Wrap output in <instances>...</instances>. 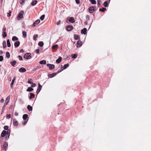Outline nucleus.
Segmentation results:
<instances>
[{
	"instance_id": "47",
	"label": "nucleus",
	"mask_w": 151,
	"mask_h": 151,
	"mask_svg": "<svg viewBox=\"0 0 151 151\" xmlns=\"http://www.w3.org/2000/svg\"><path fill=\"white\" fill-rule=\"evenodd\" d=\"M86 19L87 20H88L90 19V17L89 15H87L86 16Z\"/></svg>"
},
{
	"instance_id": "45",
	"label": "nucleus",
	"mask_w": 151,
	"mask_h": 151,
	"mask_svg": "<svg viewBox=\"0 0 151 151\" xmlns=\"http://www.w3.org/2000/svg\"><path fill=\"white\" fill-rule=\"evenodd\" d=\"M8 128H9V127L8 126H7V125H5L4 126V129L5 130H8Z\"/></svg>"
},
{
	"instance_id": "14",
	"label": "nucleus",
	"mask_w": 151,
	"mask_h": 151,
	"mask_svg": "<svg viewBox=\"0 0 151 151\" xmlns=\"http://www.w3.org/2000/svg\"><path fill=\"white\" fill-rule=\"evenodd\" d=\"M7 134V132L5 130H3L1 134L2 137H4Z\"/></svg>"
},
{
	"instance_id": "25",
	"label": "nucleus",
	"mask_w": 151,
	"mask_h": 151,
	"mask_svg": "<svg viewBox=\"0 0 151 151\" xmlns=\"http://www.w3.org/2000/svg\"><path fill=\"white\" fill-rule=\"evenodd\" d=\"M103 5L104 7H106L108 6V3L107 1H105L103 4Z\"/></svg>"
},
{
	"instance_id": "30",
	"label": "nucleus",
	"mask_w": 151,
	"mask_h": 151,
	"mask_svg": "<svg viewBox=\"0 0 151 151\" xmlns=\"http://www.w3.org/2000/svg\"><path fill=\"white\" fill-rule=\"evenodd\" d=\"M37 3V1L36 0H35L32 2L31 4L32 5L34 6Z\"/></svg>"
},
{
	"instance_id": "63",
	"label": "nucleus",
	"mask_w": 151,
	"mask_h": 151,
	"mask_svg": "<svg viewBox=\"0 0 151 151\" xmlns=\"http://www.w3.org/2000/svg\"><path fill=\"white\" fill-rule=\"evenodd\" d=\"M63 70V69H62V70H60L59 69V70H58V72L60 73V72H61Z\"/></svg>"
},
{
	"instance_id": "18",
	"label": "nucleus",
	"mask_w": 151,
	"mask_h": 151,
	"mask_svg": "<svg viewBox=\"0 0 151 151\" xmlns=\"http://www.w3.org/2000/svg\"><path fill=\"white\" fill-rule=\"evenodd\" d=\"M28 115L27 114H24L23 116V118L24 120H27L26 119L27 118Z\"/></svg>"
},
{
	"instance_id": "35",
	"label": "nucleus",
	"mask_w": 151,
	"mask_h": 151,
	"mask_svg": "<svg viewBox=\"0 0 151 151\" xmlns=\"http://www.w3.org/2000/svg\"><path fill=\"white\" fill-rule=\"evenodd\" d=\"M3 48H5L6 47V43L5 41H4L3 43Z\"/></svg>"
},
{
	"instance_id": "40",
	"label": "nucleus",
	"mask_w": 151,
	"mask_h": 151,
	"mask_svg": "<svg viewBox=\"0 0 151 151\" xmlns=\"http://www.w3.org/2000/svg\"><path fill=\"white\" fill-rule=\"evenodd\" d=\"M56 75V73H54L50 74V77L52 78L54 77Z\"/></svg>"
},
{
	"instance_id": "52",
	"label": "nucleus",
	"mask_w": 151,
	"mask_h": 151,
	"mask_svg": "<svg viewBox=\"0 0 151 151\" xmlns=\"http://www.w3.org/2000/svg\"><path fill=\"white\" fill-rule=\"evenodd\" d=\"M37 24H36V23L34 22L33 24L32 25V27H35V26Z\"/></svg>"
},
{
	"instance_id": "33",
	"label": "nucleus",
	"mask_w": 151,
	"mask_h": 151,
	"mask_svg": "<svg viewBox=\"0 0 151 151\" xmlns=\"http://www.w3.org/2000/svg\"><path fill=\"white\" fill-rule=\"evenodd\" d=\"M106 10V8L103 7L102 9H99V11L101 12H104Z\"/></svg>"
},
{
	"instance_id": "19",
	"label": "nucleus",
	"mask_w": 151,
	"mask_h": 151,
	"mask_svg": "<svg viewBox=\"0 0 151 151\" xmlns=\"http://www.w3.org/2000/svg\"><path fill=\"white\" fill-rule=\"evenodd\" d=\"M30 96H29V99H31L32 98H35V95L34 94V93H30Z\"/></svg>"
},
{
	"instance_id": "48",
	"label": "nucleus",
	"mask_w": 151,
	"mask_h": 151,
	"mask_svg": "<svg viewBox=\"0 0 151 151\" xmlns=\"http://www.w3.org/2000/svg\"><path fill=\"white\" fill-rule=\"evenodd\" d=\"M18 58H19V59L20 60H22V56L20 55H19L17 57Z\"/></svg>"
},
{
	"instance_id": "20",
	"label": "nucleus",
	"mask_w": 151,
	"mask_h": 151,
	"mask_svg": "<svg viewBox=\"0 0 151 151\" xmlns=\"http://www.w3.org/2000/svg\"><path fill=\"white\" fill-rule=\"evenodd\" d=\"M62 57H60L59 58L56 60V62L57 63H59L62 60Z\"/></svg>"
},
{
	"instance_id": "27",
	"label": "nucleus",
	"mask_w": 151,
	"mask_h": 151,
	"mask_svg": "<svg viewBox=\"0 0 151 151\" xmlns=\"http://www.w3.org/2000/svg\"><path fill=\"white\" fill-rule=\"evenodd\" d=\"M33 90V89L31 87H29L27 89V91L28 92H31Z\"/></svg>"
},
{
	"instance_id": "61",
	"label": "nucleus",
	"mask_w": 151,
	"mask_h": 151,
	"mask_svg": "<svg viewBox=\"0 0 151 151\" xmlns=\"http://www.w3.org/2000/svg\"><path fill=\"white\" fill-rule=\"evenodd\" d=\"M27 83H29V84H31L32 83L30 80H28V81H27Z\"/></svg>"
},
{
	"instance_id": "16",
	"label": "nucleus",
	"mask_w": 151,
	"mask_h": 151,
	"mask_svg": "<svg viewBox=\"0 0 151 151\" xmlns=\"http://www.w3.org/2000/svg\"><path fill=\"white\" fill-rule=\"evenodd\" d=\"M20 42L19 41H17L14 43V45L15 47H17L19 45Z\"/></svg>"
},
{
	"instance_id": "28",
	"label": "nucleus",
	"mask_w": 151,
	"mask_h": 151,
	"mask_svg": "<svg viewBox=\"0 0 151 151\" xmlns=\"http://www.w3.org/2000/svg\"><path fill=\"white\" fill-rule=\"evenodd\" d=\"M7 46L8 47H10L11 45L10 42V40L9 39H8L7 40Z\"/></svg>"
},
{
	"instance_id": "11",
	"label": "nucleus",
	"mask_w": 151,
	"mask_h": 151,
	"mask_svg": "<svg viewBox=\"0 0 151 151\" xmlns=\"http://www.w3.org/2000/svg\"><path fill=\"white\" fill-rule=\"evenodd\" d=\"M13 123L14 126H17L18 125V122L15 118L14 119H13Z\"/></svg>"
},
{
	"instance_id": "21",
	"label": "nucleus",
	"mask_w": 151,
	"mask_h": 151,
	"mask_svg": "<svg viewBox=\"0 0 151 151\" xmlns=\"http://www.w3.org/2000/svg\"><path fill=\"white\" fill-rule=\"evenodd\" d=\"M39 63L40 64L45 65L46 64V61L45 60H42V61H40L39 62Z\"/></svg>"
},
{
	"instance_id": "6",
	"label": "nucleus",
	"mask_w": 151,
	"mask_h": 151,
	"mask_svg": "<svg viewBox=\"0 0 151 151\" xmlns=\"http://www.w3.org/2000/svg\"><path fill=\"white\" fill-rule=\"evenodd\" d=\"M95 7H93V6H91L89 7L88 8V11L90 13H93L94 11L95 10Z\"/></svg>"
},
{
	"instance_id": "41",
	"label": "nucleus",
	"mask_w": 151,
	"mask_h": 151,
	"mask_svg": "<svg viewBox=\"0 0 151 151\" xmlns=\"http://www.w3.org/2000/svg\"><path fill=\"white\" fill-rule=\"evenodd\" d=\"M45 15L43 14V15H42V16H41L40 19L42 20H43L44 19V18H45Z\"/></svg>"
},
{
	"instance_id": "34",
	"label": "nucleus",
	"mask_w": 151,
	"mask_h": 151,
	"mask_svg": "<svg viewBox=\"0 0 151 151\" xmlns=\"http://www.w3.org/2000/svg\"><path fill=\"white\" fill-rule=\"evenodd\" d=\"M74 37L76 40H77L79 38V36L78 35L74 34Z\"/></svg>"
},
{
	"instance_id": "3",
	"label": "nucleus",
	"mask_w": 151,
	"mask_h": 151,
	"mask_svg": "<svg viewBox=\"0 0 151 151\" xmlns=\"http://www.w3.org/2000/svg\"><path fill=\"white\" fill-rule=\"evenodd\" d=\"M23 14L24 12L23 11H21L19 12L17 17V19L18 20H20L22 17Z\"/></svg>"
},
{
	"instance_id": "51",
	"label": "nucleus",
	"mask_w": 151,
	"mask_h": 151,
	"mask_svg": "<svg viewBox=\"0 0 151 151\" xmlns=\"http://www.w3.org/2000/svg\"><path fill=\"white\" fill-rule=\"evenodd\" d=\"M32 85L31 86L32 88H33L35 86L36 84L35 83H32Z\"/></svg>"
},
{
	"instance_id": "1",
	"label": "nucleus",
	"mask_w": 151,
	"mask_h": 151,
	"mask_svg": "<svg viewBox=\"0 0 151 151\" xmlns=\"http://www.w3.org/2000/svg\"><path fill=\"white\" fill-rule=\"evenodd\" d=\"M10 99V96H8V97L6 98L5 102L4 104V105L3 106L2 109V111H1V114L2 113V112H3L4 110H5V106L7 105L9 100Z\"/></svg>"
},
{
	"instance_id": "8",
	"label": "nucleus",
	"mask_w": 151,
	"mask_h": 151,
	"mask_svg": "<svg viewBox=\"0 0 151 151\" xmlns=\"http://www.w3.org/2000/svg\"><path fill=\"white\" fill-rule=\"evenodd\" d=\"M8 143L6 142H5L3 145L2 150H4L5 151H6V149L8 147Z\"/></svg>"
},
{
	"instance_id": "26",
	"label": "nucleus",
	"mask_w": 151,
	"mask_h": 151,
	"mask_svg": "<svg viewBox=\"0 0 151 151\" xmlns=\"http://www.w3.org/2000/svg\"><path fill=\"white\" fill-rule=\"evenodd\" d=\"M38 45L39 46H40L41 47H42L43 46L44 43L43 42L40 41L38 42Z\"/></svg>"
},
{
	"instance_id": "4",
	"label": "nucleus",
	"mask_w": 151,
	"mask_h": 151,
	"mask_svg": "<svg viewBox=\"0 0 151 151\" xmlns=\"http://www.w3.org/2000/svg\"><path fill=\"white\" fill-rule=\"evenodd\" d=\"M3 32H2V36L3 37H5L7 36V33H6V27H4L3 29Z\"/></svg>"
},
{
	"instance_id": "50",
	"label": "nucleus",
	"mask_w": 151,
	"mask_h": 151,
	"mask_svg": "<svg viewBox=\"0 0 151 151\" xmlns=\"http://www.w3.org/2000/svg\"><path fill=\"white\" fill-rule=\"evenodd\" d=\"M3 59V57L2 56H0V61H2Z\"/></svg>"
},
{
	"instance_id": "7",
	"label": "nucleus",
	"mask_w": 151,
	"mask_h": 151,
	"mask_svg": "<svg viewBox=\"0 0 151 151\" xmlns=\"http://www.w3.org/2000/svg\"><path fill=\"white\" fill-rule=\"evenodd\" d=\"M38 87L36 92L37 94H38L40 92L42 88V86L40 85V83H38Z\"/></svg>"
},
{
	"instance_id": "58",
	"label": "nucleus",
	"mask_w": 151,
	"mask_h": 151,
	"mask_svg": "<svg viewBox=\"0 0 151 151\" xmlns=\"http://www.w3.org/2000/svg\"><path fill=\"white\" fill-rule=\"evenodd\" d=\"M75 1H76V3L77 4H78L80 3V2H79V0H76Z\"/></svg>"
},
{
	"instance_id": "22",
	"label": "nucleus",
	"mask_w": 151,
	"mask_h": 151,
	"mask_svg": "<svg viewBox=\"0 0 151 151\" xmlns=\"http://www.w3.org/2000/svg\"><path fill=\"white\" fill-rule=\"evenodd\" d=\"M12 40L13 41H15L18 40V38L16 36H14L12 37Z\"/></svg>"
},
{
	"instance_id": "36",
	"label": "nucleus",
	"mask_w": 151,
	"mask_h": 151,
	"mask_svg": "<svg viewBox=\"0 0 151 151\" xmlns=\"http://www.w3.org/2000/svg\"><path fill=\"white\" fill-rule=\"evenodd\" d=\"M89 1L91 2L92 4H96V1L95 0H89Z\"/></svg>"
},
{
	"instance_id": "32",
	"label": "nucleus",
	"mask_w": 151,
	"mask_h": 151,
	"mask_svg": "<svg viewBox=\"0 0 151 151\" xmlns=\"http://www.w3.org/2000/svg\"><path fill=\"white\" fill-rule=\"evenodd\" d=\"M69 66V64L68 63H67L66 64H65L64 65L63 69H65L68 66Z\"/></svg>"
},
{
	"instance_id": "10",
	"label": "nucleus",
	"mask_w": 151,
	"mask_h": 151,
	"mask_svg": "<svg viewBox=\"0 0 151 151\" xmlns=\"http://www.w3.org/2000/svg\"><path fill=\"white\" fill-rule=\"evenodd\" d=\"M67 20H68L69 22H71L72 23H73L75 21L73 17H70L68 18L67 19Z\"/></svg>"
},
{
	"instance_id": "54",
	"label": "nucleus",
	"mask_w": 151,
	"mask_h": 151,
	"mask_svg": "<svg viewBox=\"0 0 151 151\" xmlns=\"http://www.w3.org/2000/svg\"><path fill=\"white\" fill-rule=\"evenodd\" d=\"M11 11L9 12L7 14V16L8 17H10L11 16Z\"/></svg>"
},
{
	"instance_id": "64",
	"label": "nucleus",
	"mask_w": 151,
	"mask_h": 151,
	"mask_svg": "<svg viewBox=\"0 0 151 151\" xmlns=\"http://www.w3.org/2000/svg\"><path fill=\"white\" fill-rule=\"evenodd\" d=\"M84 23L85 24H86V25H87V24H88V22L87 21H86L85 22H84Z\"/></svg>"
},
{
	"instance_id": "60",
	"label": "nucleus",
	"mask_w": 151,
	"mask_h": 151,
	"mask_svg": "<svg viewBox=\"0 0 151 151\" xmlns=\"http://www.w3.org/2000/svg\"><path fill=\"white\" fill-rule=\"evenodd\" d=\"M20 52H22H22H24V50L23 49H21L20 50Z\"/></svg>"
},
{
	"instance_id": "53",
	"label": "nucleus",
	"mask_w": 151,
	"mask_h": 151,
	"mask_svg": "<svg viewBox=\"0 0 151 151\" xmlns=\"http://www.w3.org/2000/svg\"><path fill=\"white\" fill-rule=\"evenodd\" d=\"M25 2L24 0H22L21 1V2H20V4L22 5Z\"/></svg>"
},
{
	"instance_id": "57",
	"label": "nucleus",
	"mask_w": 151,
	"mask_h": 151,
	"mask_svg": "<svg viewBox=\"0 0 151 151\" xmlns=\"http://www.w3.org/2000/svg\"><path fill=\"white\" fill-rule=\"evenodd\" d=\"M60 22H61L60 20H59L58 22H57V23H56L57 25H59L60 24Z\"/></svg>"
},
{
	"instance_id": "31",
	"label": "nucleus",
	"mask_w": 151,
	"mask_h": 151,
	"mask_svg": "<svg viewBox=\"0 0 151 151\" xmlns=\"http://www.w3.org/2000/svg\"><path fill=\"white\" fill-rule=\"evenodd\" d=\"M22 34L23 35V37L25 38L27 37V32L25 31H23L22 32Z\"/></svg>"
},
{
	"instance_id": "9",
	"label": "nucleus",
	"mask_w": 151,
	"mask_h": 151,
	"mask_svg": "<svg viewBox=\"0 0 151 151\" xmlns=\"http://www.w3.org/2000/svg\"><path fill=\"white\" fill-rule=\"evenodd\" d=\"M67 30L68 31H71L73 29V27L71 25H69L67 27Z\"/></svg>"
},
{
	"instance_id": "46",
	"label": "nucleus",
	"mask_w": 151,
	"mask_h": 151,
	"mask_svg": "<svg viewBox=\"0 0 151 151\" xmlns=\"http://www.w3.org/2000/svg\"><path fill=\"white\" fill-rule=\"evenodd\" d=\"M97 1L98 5L99 6H100V3L101 2V1L100 0H97Z\"/></svg>"
},
{
	"instance_id": "15",
	"label": "nucleus",
	"mask_w": 151,
	"mask_h": 151,
	"mask_svg": "<svg viewBox=\"0 0 151 151\" xmlns=\"http://www.w3.org/2000/svg\"><path fill=\"white\" fill-rule=\"evenodd\" d=\"M86 31L87 29L86 28H84L81 30V33L85 35L86 33Z\"/></svg>"
},
{
	"instance_id": "37",
	"label": "nucleus",
	"mask_w": 151,
	"mask_h": 151,
	"mask_svg": "<svg viewBox=\"0 0 151 151\" xmlns=\"http://www.w3.org/2000/svg\"><path fill=\"white\" fill-rule=\"evenodd\" d=\"M77 57V54H75L73 55H72V58L75 59Z\"/></svg>"
},
{
	"instance_id": "59",
	"label": "nucleus",
	"mask_w": 151,
	"mask_h": 151,
	"mask_svg": "<svg viewBox=\"0 0 151 151\" xmlns=\"http://www.w3.org/2000/svg\"><path fill=\"white\" fill-rule=\"evenodd\" d=\"M14 115L15 116H17L18 115V114L17 112H15L14 113Z\"/></svg>"
},
{
	"instance_id": "42",
	"label": "nucleus",
	"mask_w": 151,
	"mask_h": 151,
	"mask_svg": "<svg viewBox=\"0 0 151 151\" xmlns=\"http://www.w3.org/2000/svg\"><path fill=\"white\" fill-rule=\"evenodd\" d=\"M40 22V20L39 19H37L35 21V22L36 23V24H37Z\"/></svg>"
},
{
	"instance_id": "13",
	"label": "nucleus",
	"mask_w": 151,
	"mask_h": 151,
	"mask_svg": "<svg viewBox=\"0 0 151 151\" xmlns=\"http://www.w3.org/2000/svg\"><path fill=\"white\" fill-rule=\"evenodd\" d=\"M26 71V69L23 68H21L19 70V72L21 73L24 72H25Z\"/></svg>"
},
{
	"instance_id": "56",
	"label": "nucleus",
	"mask_w": 151,
	"mask_h": 151,
	"mask_svg": "<svg viewBox=\"0 0 151 151\" xmlns=\"http://www.w3.org/2000/svg\"><path fill=\"white\" fill-rule=\"evenodd\" d=\"M11 115L10 114H7L6 115V118L8 117L9 118H10L11 117Z\"/></svg>"
},
{
	"instance_id": "23",
	"label": "nucleus",
	"mask_w": 151,
	"mask_h": 151,
	"mask_svg": "<svg viewBox=\"0 0 151 151\" xmlns=\"http://www.w3.org/2000/svg\"><path fill=\"white\" fill-rule=\"evenodd\" d=\"M16 61L15 60H14L12 62H11L10 63L13 66H14L15 65H16Z\"/></svg>"
},
{
	"instance_id": "24",
	"label": "nucleus",
	"mask_w": 151,
	"mask_h": 151,
	"mask_svg": "<svg viewBox=\"0 0 151 151\" xmlns=\"http://www.w3.org/2000/svg\"><path fill=\"white\" fill-rule=\"evenodd\" d=\"M27 108L29 111H32V107L29 105H28L27 106Z\"/></svg>"
},
{
	"instance_id": "12",
	"label": "nucleus",
	"mask_w": 151,
	"mask_h": 151,
	"mask_svg": "<svg viewBox=\"0 0 151 151\" xmlns=\"http://www.w3.org/2000/svg\"><path fill=\"white\" fill-rule=\"evenodd\" d=\"M82 45V42L80 40H78L76 44V46L77 47H81Z\"/></svg>"
},
{
	"instance_id": "43",
	"label": "nucleus",
	"mask_w": 151,
	"mask_h": 151,
	"mask_svg": "<svg viewBox=\"0 0 151 151\" xmlns=\"http://www.w3.org/2000/svg\"><path fill=\"white\" fill-rule=\"evenodd\" d=\"M7 132V134H7V135H8V138H9V135H10V130H8V131Z\"/></svg>"
},
{
	"instance_id": "49",
	"label": "nucleus",
	"mask_w": 151,
	"mask_h": 151,
	"mask_svg": "<svg viewBox=\"0 0 151 151\" xmlns=\"http://www.w3.org/2000/svg\"><path fill=\"white\" fill-rule=\"evenodd\" d=\"M39 68L38 66H37L36 68H34L32 70L33 71H35L37 69Z\"/></svg>"
},
{
	"instance_id": "17",
	"label": "nucleus",
	"mask_w": 151,
	"mask_h": 151,
	"mask_svg": "<svg viewBox=\"0 0 151 151\" xmlns=\"http://www.w3.org/2000/svg\"><path fill=\"white\" fill-rule=\"evenodd\" d=\"M15 79V76L14 78L12 79L11 83L10 84V86L11 88H12L13 86L14 85V81Z\"/></svg>"
},
{
	"instance_id": "29",
	"label": "nucleus",
	"mask_w": 151,
	"mask_h": 151,
	"mask_svg": "<svg viewBox=\"0 0 151 151\" xmlns=\"http://www.w3.org/2000/svg\"><path fill=\"white\" fill-rule=\"evenodd\" d=\"M10 54L9 52H7L6 53V56L7 58H9L10 57Z\"/></svg>"
},
{
	"instance_id": "62",
	"label": "nucleus",
	"mask_w": 151,
	"mask_h": 151,
	"mask_svg": "<svg viewBox=\"0 0 151 151\" xmlns=\"http://www.w3.org/2000/svg\"><path fill=\"white\" fill-rule=\"evenodd\" d=\"M3 53V51L2 50H0V55H1Z\"/></svg>"
},
{
	"instance_id": "5",
	"label": "nucleus",
	"mask_w": 151,
	"mask_h": 151,
	"mask_svg": "<svg viewBox=\"0 0 151 151\" xmlns=\"http://www.w3.org/2000/svg\"><path fill=\"white\" fill-rule=\"evenodd\" d=\"M47 66L49 67V69L52 70L55 68V66L54 65L50 64H47Z\"/></svg>"
},
{
	"instance_id": "55",
	"label": "nucleus",
	"mask_w": 151,
	"mask_h": 151,
	"mask_svg": "<svg viewBox=\"0 0 151 151\" xmlns=\"http://www.w3.org/2000/svg\"><path fill=\"white\" fill-rule=\"evenodd\" d=\"M35 51L36 53L37 54L39 52V49H36V50H35Z\"/></svg>"
},
{
	"instance_id": "38",
	"label": "nucleus",
	"mask_w": 151,
	"mask_h": 151,
	"mask_svg": "<svg viewBox=\"0 0 151 151\" xmlns=\"http://www.w3.org/2000/svg\"><path fill=\"white\" fill-rule=\"evenodd\" d=\"M38 37V35L37 34H35L34 35L33 38L34 40H36V38Z\"/></svg>"
},
{
	"instance_id": "39",
	"label": "nucleus",
	"mask_w": 151,
	"mask_h": 151,
	"mask_svg": "<svg viewBox=\"0 0 151 151\" xmlns=\"http://www.w3.org/2000/svg\"><path fill=\"white\" fill-rule=\"evenodd\" d=\"M28 120V119H27V120H24L23 122H22V124L24 125H26L27 122Z\"/></svg>"
},
{
	"instance_id": "44",
	"label": "nucleus",
	"mask_w": 151,
	"mask_h": 151,
	"mask_svg": "<svg viewBox=\"0 0 151 151\" xmlns=\"http://www.w3.org/2000/svg\"><path fill=\"white\" fill-rule=\"evenodd\" d=\"M58 47V45H54L52 47V48L54 49H55L56 48H57Z\"/></svg>"
},
{
	"instance_id": "2",
	"label": "nucleus",
	"mask_w": 151,
	"mask_h": 151,
	"mask_svg": "<svg viewBox=\"0 0 151 151\" xmlns=\"http://www.w3.org/2000/svg\"><path fill=\"white\" fill-rule=\"evenodd\" d=\"M24 58L27 59H29L31 58V54L30 53H26L24 55Z\"/></svg>"
}]
</instances>
